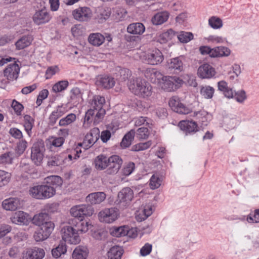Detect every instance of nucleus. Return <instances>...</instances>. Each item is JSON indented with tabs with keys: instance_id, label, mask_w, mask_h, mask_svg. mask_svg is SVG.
<instances>
[{
	"instance_id": "obj_5",
	"label": "nucleus",
	"mask_w": 259,
	"mask_h": 259,
	"mask_svg": "<svg viewBox=\"0 0 259 259\" xmlns=\"http://www.w3.org/2000/svg\"><path fill=\"white\" fill-rule=\"evenodd\" d=\"M122 163L123 161L119 156L114 155L110 156L105 173L107 175H116L121 168Z\"/></svg>"
},
{
	"instance_id": "obj_8",
	"label": "nucleus",
	"mask_w": 259,
	"mask_h": 259,
	"mask_svg": "<svg viewBox=\"0 0 259 259\" xmlns=\"http://www.w3.org/2000/svg\"><path fill=\"white\" fill-rule=\"evenodd\" d=\"M119 204L123 208L126 207L134 198L133 191L129 187L123 188L118 194Z\"/></svg>"
},
{
	"instance_id": "obj_62",
	"label": "nucleus",
	"mask_w": 259,
	"mask_h": 259,
	"mask_svg": "<svg viewBox=\"0 0 259 259\" xmlns=\"http://www.w3.org/2000/svg\"><path fill=\"white\" fill-rule=\"evenodd\" d=\"M173 31L172 30H168L167 31L161 34L158 37V41L161 44L166 42L169 38V35L172 34Z\"/></svg>"
},
{
	"instance_id": "obj_10",
	"label": "nucleus",
	"mask_w": 259,
	"mask_h": 259,
	"mask_svg": "<svg viewBox=\"0 0 259 259\" xmlns=\"http://www.w3.org/2000/svg\"><path fill=\"white\" fill-rule=\"evenodd\" d=\"M45 255L43 249L34 247L27 248L22 254L23 259H42Z\"/></svg>"
},
{
	"instance_id": "obj_47",
	"label": "nucleus",
	"mask_w": 259,
	"mask_h": 259,
	"mask_svg": "<svg viewBox=\"0 0 259 259\" xmlns=\"http://www.w3.org/2000/svg\"><path fill=\"white\" fill-rule=\"evenodd\" d=\"M11 174L4 170H0V187L6 185L10 181Z\"/></svg>"
},
{
	"instance_id": "obj_4",
	"label": "nucleus",
	"mask_w": 259,
	"mask_h": 259,
	"mask_svg": "<svg viewBox=\"0 0 259 259\" xmlns=\"http://www.w3.org/2000/svg\"><path fill=\"white\" fill-rule=\"evenodd\" d=\"M70 213L75 218H81L84 216H91L94 212L93 207L90 205H76L70 209Z\"/></svg>"
},
{
	"instance_id": "obj_3",
	"label": "nucleus",
	"mask_w": 259,
	"mask_h": 259,
	"mask_svg": "<svg viewBox=\"0 0 259 259\" xmlns=\"http://www.w3.org/2000/svg\"><path fill=\"white\" fill-rule=\"evenodd\" d=\"M119 216L118 210L115 207L104 208L98 214L99 221L107 224H110L115 222Z\"/></svg>"
},
{
	"instance_id": "obj_49",
	"label": "nucleus",
	"mask_w": 259,
	"mask_h": 259,
	"mask_svg": "<svg viewBox=\"0 0 259 259\" xmlns=\"http://www.w3.org/2000/svg\"><path fill=\"white\" fill-rule=\"evenodd\" d=\"M68 85V82L67 80H62L55 83L52 88L54 92L57 93L64 90Z\"/></svg>"
},
{
	"instance_id": "obj_35",
	"label": "nucleus",
	"mask_w": 259,
	"mask_h": 259,
	"mask_svg": "<svg viewBox=\"0 0 259 259\" xmlns=\"http://www.w3.org/2000/svg\"><path fill=\"white\" fill-rule=\"evenodd\" d=\"M213 58L228 57L231 54L230 50L225 47L221 46L214 48Z\"/></svg>"
},
{
	"instance_id": "obj_42",
	"label": "nucleus",
	"mask_w": 259,
	"mask_h": 259,
	"mask_svg": "<svg viewBox=\"0 0 259 259\" xmlns=\"http://www.w3.org/2000/svg\"><path fill=\"white\" fill-rule=\"evenodd\" d=\"M152 213V207L151 206L145 207L143 208L141 213L136 216L137 220L142 221L146 219Z\"/></svg>"
},
{
	"instance_id": "obj_9",
	"label": "nucleus",
	"mask_w": 259,
	"mask_h": 259,
	"mask_svg": "<svg viewBox=\"0 0 259 259\" xmlns=\"http://www.w3.org/2000/svg\"><path fill=\"white\" fill-rule=\"evenodd\" d=\"M169 105L171 109L179 114H187L191 112V110L181 103L177 97H174L169 101Z\"/></svg>"
},
{
	"instance_id": "obj_63",
	"label": "nucleus",
	"mask_w": 259,
	"mask_h": 259,
	"mask_svg": "<svg viewBox=\"0 0 259 259\" xmlns=\"http://www.w3.org/2000/svg\"><path fill=\"white\" fill-rule=\"evenodd\" d=\"M48 95L49 92L46 89L42 90L39 93L36 100V104L37 106H39L41 104L42 101L48 97Z\"/></svg>"
},
{
	"instance_id": "obj_39",
	"label": "nucleus",
	"mask_w": 259,
	"mask_h": 259,
	"mask_svg": "<svg viewBox=\"0 0 259 259\" xmlns=\"http://www.w3.org/2000/svg\"><path fill=\"white\" fill-rule=\"evenodd\" d=\"M67 251L66 244H59V245L52 250V254L53 257L56 258H59L62 254H65Z\"/></svg>"
},
{
	"instance_id": "obj_23",
	"label": "nucleus",
	"mask_w": 259,
	"mask_h": 259,
	"mask_svg": "<svg viewBox=\"0 0 259 259\" xmlns=\"http://www.w3.org/2000/svg\"><path fill=\"white\" fill-rule=\"evenodd\" d=\"M67 158L61 154H55L48 157V165L51 166H59L66 163Z\"/></svg>"
},
{
	"instance_id": "obj_22",
	"label": "nucleus",
	"mask_w": 259,
	"mask_h": 259,
	"mask_svg": "<svg viewBox=\"0 0 259 259\" xmlns=\"http://www.w3.org/2000/svg\"><path fill=\"white\" fill-rule=\"evenodd\" d=\"M169 17L167 11H162L155 14L151 19V22L154 25L162 24L166 22Z\"/></svg>"
},
{
	"instance_id": "obj_27",
	"label": "nucleus",
	"mask_w": 259,
	"mask_h": 259,
	"mask_svg": "<svg viewBox=\"0 0 259 259\" xmlns=\"http://www.w3.org/2000/svg\"><path fill=\"white\" fill-rule=\"evenodd\" d=\"M152 93V88L150 84L145 80L143 81L142 86L139 90L136 95L141 97L146 98L150 97Z\"/></svg>"
},
{
	"instance_id": "obj_48",
	"label": "nucleus",
	"mask_w": 259,
	"mask_h": 259,
	"mask_svg": "<svg viewBox=\"0 0 259 259\" xmlns=\"http://www.w3.org/2000/svg\"><path fill=\"white\" fill-rule=\"evenodd\" d=\"M209 25L213 29H218L222 27V20L216 17H211L208 20Z\"/></svg>"
},
{
	"instance_id": "obj_43",
	"label": "nucleus",
	"mask_w": 259,
	"mask_h": 259,
	"mask_svg": "<svg viewBox=\"0 0 259 259\" xmlns=\"http://www.w3.org/2000/svg\"><path fill=\"white\" fill-rule=\"evenodd\" d=\"M76 119V115L73 113L67 115L65 117L62 118L59 122L60 126H66L72 123Z\"/></svg>"
},
{
	"instance_id": "obj_11",
	"label": "nucleus",
	"mask_w": 259,
	"mask_h": 259,
	"mask_svg": "<svg viewBox=\"0 0 259 259\" xmlns=\"http://www.w3.org/2000/svg\"><path fill=\"white\" fill-rule=\"evenodd\" d=\"M72 15L75 19L80 22L87 21L92 17V13L90 8L81 7L74 10Z\"/></svg>"
},
{
	"instance_id": "obj_64",
	"label": "nucleus",
	"mask_w": 259,
	"mask_h": 259,
	"mask_svg": "<svg viewBox=\"0 0 259 259\" xmlns=\"http://www.w3.org/2000/svg\"><path fill=\"white\" fill-rule=\"evenodd\" d=\"M150 75L152 79L155 78V79H157L158 82L160 83V81L162 80V79L165 77L160 71H157L155 69H152L150 71Z\"/></svg>"
},
{
	"instance_id": "obj_33",
	"label": "nucleus",
	"mask_w": 259,
	"mask_h": 259,
	"mask_svg": "<svg viewBox=\"0 0 259 259\" xmlns=\"http://www.w3.org/2000/svg\"><path fill=\"white\" fill-rule=\"evenodd\" d=\"M126 226H122L120 227H112L109 229V233L111 235L116 237H121L125 236Z\"/></svg>"
},
{
	"instance_id": "obj_1",
	"label": "nucleus",
	"mask_w": 259,
	"mask_h": 259,
	"mask_svg": "<svg viewBox=\"0 0 259 259\" xmlns=\"http://www.w3.org/2000/svg\"><path fill=\"white\" fill-rule=\"evenodd\" d=\"M28 192L33 198L45 199L53 196L55 194L56 190L52 186L41 185L30 187Z\"/></svg>"
},
{
	"instance_id": "obj_59",
	"label": "nucleus",
	"mask_w": 259,
	"mask_h": 259,
	"mask_svg": "<svg viewBox=\"0 0 259 259\" xmlns=\"http://www.w3.org/2000/svg\"><path fill=\"white\" fill-rule=\"evenodd\" d=\"M161 185L160 179L156 175H153L150 179V186L152 189L158 188Z\"/></svg>"
},
{
	"instance_id": "obj_61",
	"label": "nucleus",
	"mask_w": 259,
	"mask_h": 259,
	"mask_svg": "<svg viewBox=\"0 0 259 259\" xmlns=\"http://www.w3.org/2000/svg\"><path fill=\"white\" fill-rule=\"evenodd\" d=\"M72 35L75 37L82 35L83 33V28L80 25H75L71 28Z\"/></svg>"
},
{
	"instance_id": "obj_15",
	"label": "nucleus",
	"mask_w": 259,
	"mask_h": 259,
	"mask_svg": "<svg viewBox=\"0 0 259 259\" xmlns=\"http://www.w3.org/2000/svg\"><path fill=\"white\" fill-rule=\"evenodd\" d=\"M20 71L19 65L16 63L9 64L4 70V74L8 80H14L18 78Z\"/></svg>"
},
{
	"instance_id": "obj_6",
	"label": "nucleus",
	"mask_w": 259,
	"mask_h": 259,
	"mask_svg": "<svg viewBox=\"0 0 259 259\" xmlns=\"http://www.w3.org/2000/svg\"><path fill=\"white\" fill-rule=\"evenodd\" d=\"M75 231L76 230L71 226H68L63 227L61 231L62 240L65 242L79 243L81 241L80 237Z\"/></svg>"
},
{
	"instance_id": "obj_46",
	"label": "nucleus",
	"mask_w": 259,
	"mask_h": 259,
	"mask_svg": "<svg viewBox=\"0 0 259 259\" xmlns=\"http://www.w3.org/2000/svg\"><path fill=\"white\" fill-rule=\"evenodd\" d=\"M46 182L53 186H60L62 184L61 178L58 176H51L46 178Z\"/></svg>"
},
{
	"instance_id": "obj_19",
	"label": "nucleus",
	"mask_w": 259,
	"mask_h": 259,
	"mask_svg": "<svg viewBox=\"0 0 259 259\" xmlns=\"http://www.w3.org/2000/svg\"><path fill=\"white\" fill-rule=\"evenodd\" d=\"M179 126L186 134L194 133L198 131L196 122L193 121H181L179 123Z\"/></svg>"
},
{
	"instance_id": "obj_21",
	"label": "nucleus",
	"mask_w": 259,
	"mask_h": 259,
	"mask_svg": "<svg viewBox=\"0 0 259 259\" xmlns=\"http://www.w3.org/2000/svg\"><path fill=\"white\" fill-rule=\"evenodd\" d=\"M109 161V157H108L103 154H100L95 159V167L98 170H105L107 168Z\"/></svg>"
},
{
	"instance_id": "obj_30",
	"label": "nucleus",
	"mask_w": 259,
	"mask_h": 259,
	"mask_svg": "<svg viewBox=\"0 0 259 259\" xmlns=\"http://www.w3.org/2000/svg\"><path fill=\"white\" fill-rule=\"evenodd\" d=\"M89 251L88 248L85 246H79L76 247L72 253L73 259H86Z\"/></svg>"
},
{
	"instance_id": "obj_60",
	"label": "nucleus",
	"mask_w": 259,
	"mask_h": 259,
	"mask_svg": "<svg viewBox=\"0 0 259 259\" xmlns=\"http://www.w3.org/2000/svg\"><path fill=\"white\" fill-rule=\"evenodd\" d=\"M137 135L140 139H146L148 138L149 132L147 127H142L138 129Z\"/></svg>"
},
{
	"instance_id": "obj_38",
	"label": "nucleus",
	"mask_w": 259,
	"mask_h": 259,
	"mask_svg": "<svg viewBox=\"0 0 259 259\" xmlns=\"http://www.w3.org/2000/svg\"><path fill=\"white\" fill-rule=\"evenodd\" d=\"M54 228V224L52 222L48 221L39 226V230L44 233L45 237L48 236L49 237Z\"/></svg>"
},
{
	"instance_id": "obj_53",
	"label": "nucleus",
	"mask_w": 259,
	"mask_h": 259,
	"mask_svg": "<svg viewBox=\"0 0 259 259\" xmlns=\"http://www.w3.org/2000/svg\"><path fill=\"white\" fill-rule=\"evenodd\" d=\"M13 159V154L11 152H8L2 154L0 157V163L3 164L12 163Z\"/></svg>"
},
{
	"instance_id": "obj_50",
	"label": "nucleus",
	"mask_w": 259,
	"mask_h": 259,
	"mask_svg": "<svg viewBox=\"0 0 259 259\" xmlns=\"http://www.w3.org/2000/svg\"><path fill=\"white\" fill-rule=\"evenodd\" d=\"M200 92L205 98L210 99L213 95L214 89L210 86H205L201 89Z\"/></svg>"
},
{
	"instance_id": "obj_25",
	"label": "nucleus",
	"mask_w": 259,
	"mask_h": 259,
	"mask_svg": "<svg viewBox=\"0 0 259 259\" xmlns=\"http://www.w3.org/2000/svg\"><path fill=\"white\" fill-rule=\"evenodd\" d=\"M33 39V38L31 35L22 36L15 42L16 49L20 50L28 47L31 44Z\"/></svg>"
},
{
	"instance_id": "obj_58",
	"label": "nucleus",
	"mask_w": 259,
	"mask_h": 259,
	"mask_svg": "<svg viewBox=\"0 0 259 259\" xmlns=\"http://www.w3.org/2000/svg\"><path fill=\"white\" fill-rule=\"evenodd\" d=\"M65 141V139L63 137H52L50 139L51 145L56 147H60L62 146Z\"/></svg>"
},
{
	"instance_id": "obj_2",
	"label": "nucleus",
	"mask_w": 259,
	"mask_h": 259,
	"mask_svg": "<svg viewBox=\"0 0 259 259\" xmlns=\"http://www.w3.org/2000/svg\"><path fill=\"white\" fill-rule=\"evenodd\" d=\"M46 148L42 140L35 142L31 150V159L36 165H40L43 160Z\"/></svg>"
},
{
	"instance_id": "obj_34",
	"label": "nucleus",
	"mask_w": 259,
	"mask_h": 259,
	"mask_svg": "<svg viewBox=\"0 0 259 259\" xmlns=\"http://www.w3.org/2000/svg\"><path fill=\"white\" fill-rule=\"evenodd\" d=\"M88 40L92 45L99 46L104 42L105 37L100 33H93L90 35Z\"/></svg>"
},
{
	"instance_id": "obj_16",
	"label": "nucleus",
	"mask_w": 259,
	"mask_h": 259,
	"mask_svg": "<svg viewBox=\"0 0 259 259\" xmlns=\"http://www.w3.org/2000/svg\"><path fill=\"white\" fill-rule=\"evenodd\" d=\"M32 18L35 24L40 25L48 22L51 19V17L46 9H41L36 11Z\"/></svg>"
},
{
	"instance_id": "obj_31",
	"label": "nucleus",
	"mask_w": 259,
	"mask_h": 259,
	"mask_svg": "<svg viewBox=\"0 0 259 259\" xmlns=\"http://www.w3.org/2000/svg\"><path fill=\"white\" fill-rule=\"evenodd\" d=\"M67 110L65 107L58 106L56 110L52 112L50 116V122L51 124L56 123L57 120L66 113Z\"/></svg>"
},
{
	"instance_id": "obj_20",
	"label": "nucleus",
	"mask_w": 259,
	"mask_h": 259,
	"mask_svg": "<svg viewBox=\"0 0 259 259\" xmlns=\"http://www.w3.org/2000/svg\"><path fill=\"white\" fill-rule=\"evenodd\" d=\"M2 206L7 210L14 211L20 206V200L18 198H10L3 201Z\"/></svg>"
},
{
	"instance_id": "obj_12",
	"label": "nucleus",
	"mask_w": 259,
	"mask_h": 259,
	"mask_svg": "<svg viewBox=\"0 0 259 259\" xmlns=\"http://www.w3.org/2000/svg\"><path fill=\"white\" fill-rule=\"evenodd\" d=\"M145 62L151 65H157L161 63L163 60L162 53L158 50L148 53L144 56Z\"/></svg>"
},
{
	"instance_id": "obj_32",
	"label": "nucleus",
	"mask_w": 259,
	"mask_h": 259,
	"mask_svg": "<svg viewBox=\"0 0 259 259\" xmlns=\"http://www.w3.org/2000/svg\"><path fill=\"white\" fill-rule=\"evenodd\" d=\"M182 57H176L171 59L169 63V67L181 72L184 70V64Z\"/></svg>"
},
{
	"instance_id": "obj_14",
	"label": "nucleus",
	"mask_w": 259,
	"mask_h": 259,
	"mask_svg": "<svg viewBox=\"0 0 259 259\" xmlns=\"http://www.w3.org/2000/svg\"><path fill=\"white\" fill-rule=\"evenodd\" d=\"M100 131L98 128H94L91 130L89 134H88L83 141V144L86 148L91 147L99 139Z\"/></svg>"
},
{
	"instance_id": "obj_36",
	"label": "nucleus",
	"mask_w": 259,
	"mask_h": 259,
	"mask_svg": "<svg viewBox=\"0 0 259 259\" xmlns=\"http://www.w3.org/2000/svg\"><path fill=\"white\" fill-rule=\"evenodd\" d=\"M135 132L134 130H131L123 137L120 143L122 148H125L129 147L134 140Z\"/></svg>"
},
{
	"instance_id": "obj_45",
	"label": "nucleus",
	"mask_w": 259,
	"mask_h": 259,
	"mask_svg": "<svg viewBox=\"0 0 259 259\" xmlns=\"http://www.w3.org/2000/svg\"><path fill=\"white\" fill-rule=\"evenodd\" d=\"M178 38L181 42L187 43L193 38V34L191 32L181 31Z\"/></svg>"
},
{
	"instance_id": "obj_18",
	"label": "nucleus",
	"mask_w": 259,
	"mask_h": 259,
	"mask_svg": "<svg viewBox=\"0 0 259 259\" xmlns=\"http://www.w3.org/2000/svg\"><path fill=\"white\" fill-rule=\"evenodd\" d=\"M106 195L104 192H98L89 194L86 197V201L91 204H98L106 199Z\"/></svg>"
},
{
	"instance_id": "obj_57",
	"label": "nucleus",
	"mask_w": 259,
	"mask_h": 259,
	"mask_svg": "<svg viewBox=\"0 0 259 259\" xmlns=\"http://www.w3.org/2000/svg\"><path fill=\"white\" fill-rule=\"evenodd\" d=\"M93 114H94V109L91 108L85 113L84 118V125L89 126V124L93 121Z\"/></svg>"
},
{
	"instance_id": "obj_52",
	"label": "nucleus",
	"mask_w": 259,
	"mask_h": 259,
	"mask_svg": "<svg viewBox=\"0 0 259 259\" xmlns=\"http://www.w3.org/2000/svg\"><path fill=\"white\" fill-rule=\"evenodd\" d=\"M126 14L127 12L124 9L118 8L115 10L113 15L115 19L117 21H121L125 17Z\"/></svg>"
},
{
	"instance_id": "obj_56",
	"label": "nucleus",
	"mask_w": 259,
	"mask_h": 259,
	"mask_svg": "<svg viewBox=\"0 0 259 259\" xmlns=\"http://www.w3.org/2000/svg\"><path fill=\"white\" fill-rule=\"evenodd\" d=\"M27 143L25 140L19 141L16 148L15 151L18 156L23 154L27 147Z\"/></svg>"
},
{
	"instance_id": "obj_37",
	"label": "nucleus",
	"mask_w": 259,
	"mask_h": 259,
	"mask_svg": "<svg viewBox=\"0 0 259 259\" xmlns=\"http://www.w3.org/2000/svg\"><path fill=\"white\" fill-rule=\"evenodd\" d=\"M48 214L46 213H40L35 215L32 220V223L38 226H40L44 223L48 221Z\"/></svg>"
},
{
	"instance_id": "obj_44",
	"label": "nucleus",
	"mask_w": 259,
	"mask_h": 259,
	"mask_svg": "<svg viewBox=\"0 0 259 259\" xmlns=\"http://www.w3.org/2000/svg\"><path fill=\"white\" fill-rule=\"evenodd\" d=\"M91 225L89 223V222L87 221H83L82 219L79 220V222L76 223V227H77V230H76V232H86L89 229V226H91Z\"/></svg>"
},
{
	"instance_id": "obj_28",
	"label": "nucleus",
	"mask_w": 259,
	"mask_h": 259,
	"mask_svg": "<svg viewBox=\"0 0 259 259\" xmlns=\"http://www.w3.org/2000/svg\"><path fill=\"white\" fill-rule=\"evenodd\" d=\"M145 28L142 23H133L127 27V31L130 34L141 35L145 31Z\"/></svg>"
},
{
	"instance_id": "obj_26",
	"label": "nucleus",
	"mask_w": 259,
	"mask_h": 259,
	"mask_svg": "<svg viewBox=\"0 0 259 259\" xmlns=\"http://www.w3.org/2000/svg\"><path fill=\"white\" fill-rule=\"evenodd\" d=\"M124 252L123 248L119 245L111 247L107 252L108 259H121Z\"/></svg>"
},
{
	"instance_id": "obj_40",
	"label": "nucleus",
	"mask_w": 259,
	"mask_h": 259,
	"mask_svg": "<svg viewBox=\"0 0 259 259\" xmlns=\"http://www.w3.org/2000/svg\"><path fill=\"white\" fill-rule=\"evenodd\" d=\"M105 103V99L104 97L99 95H96L94 97L91 102V108L95 109H99L98 106L99 104L101 105V109L103 108V106Z\"/></svg>"
},
{
	"instance_id": "obj_24",
	"label": "nucleus",
	"mask_w": 259,
	"mask_h": 259,
	"mask_svg": "<svg viewBox=\"0 0 259 259\" xmlns=\"http://www.w3.org/2000/svg\"><path fill=\"white\" fill-rule=\"evenodd\" d=\"M145 79L141 77H135L132 78L130 80V81L127 83V86L129 90L135 95H136L139 90L142 86L143 81H144Z\"/></svg>"
},
{
	"instance_id": "obj_17",
	"label": "nucleus",
	"mask_w": 259,
	"mask_h": 259,
	"mask_svg": "<svg viewBox=\"0 0 259 259\" xmlns=\"http://www.w3.org/2000/svg\"><path fill=\"white\" fill-rule=\"evenodd\" d=\"M115 83L114 78L109 76H101L97 79L96 83L99 87L104 89H110L113 87Z\"/></svg>"
},
{
	"instance_id": "obj_51",
	"label": "nucleus",
	"mask_w": 259,
	"mask_h": 259,
	"mask_svg": "<svg viewBox=\"0 0 259 259\" xmlns=\"http://www.w3.org/2000/svg\"><path fill=\"white\" fill-rule=\"evenodd\" d=\"M151 141H149L145 143H140L134 145L132 147V150L133 151H139L146 150L151 145Z\"/></svg>"
},
{
	"instance_id": "obj_13",
	"label": "nucleus",
	"mask_w": 259,
	"mask_h": 259,
	"mask_svg": "<svg viewBox=\"0 0 259 259\" xmlns=\"http://www.w3.org/2000/svg\"><path fill=\"white\" fill-rule=\"evenodd\" d=\"M215 74V69L207 63L200 66L197 70V74L201 78H210Z\"/></svg>"
},
{
	"instance_id": "obj_55",
	"label": "nucleus",
	"mask_w": 259,
	"mask_h": 259,
	"mask_svg": "<svg viewBox=\"0 0 259 259\" xmlns=\"http://www.w3.org/2000/svg\"><path fill=\"white\" fill-rule=\"evenodd\" d=\"M119 80L121 81H124L130 78L132 75L131 71L126 68H123L120 70L119 72Z\"/></svg>"
},
{
	"instance_id": "obj_29",
	"label": "nucleus",
	"mask_w": 259,
	"mask_h": 259,
	"mask_svg": "<svg viewBox=\"0 0 259 259\" xmlns=\"http://www.w3.org/2000/svg\"><path fill=\"white\" fill-rule=\"evenodd\" d=\"M11 220L15 224H25L27 222V215L23 211H17L11 218Z\"/></svg>"
},
{
	"instance_id": "obj_41",
	"label": "nucleus",
	"mask_w": 259,
	"mask_h": 259,
	"mask_svg": "<svg viewBox=\"0 0 259 259\" xmlns=\"http://www.w3.org/2000/svg\"><path fill=\"white\" fill-rule=\"evenodd\" d=\"M98 106L99 109H94V114L96 115L94 116V124L96 125L100 123L102 119H103L104 115L105 114V110L104 109H101V105L99 104Z\"/></svg>"
},
{
	"instance_id": "obj_7",
	"label": "nucleus",
	"mask_w": 259,
	"mask_h": 259,
	"mask_svg": "<svg viewBox=\"0 0 259 259\" xmlns=\"http://www.w3.org/2000/svg\"><path fill=\"white\" fill-rule=\"evenodd\" d=\"M182 80L176 76H165L160 81L161 88L166 92H171L176 89L178 85L182 82Z\"/></svg>"
},
{
	"instance_id": "obj_54",
	"label": "nucleus",
	"mask_w": 259,
	"mask_h": 259,
	"mask_svg": "<svg viewBox=\"0 0 259 259\" xmlns=\"http://www.w3.org/2000/svg\"><path fill=\"white\" fill-rule=\"evenodd\" d=\"M111 15V11L109 9H100L97 15L98 19L101 20L102 22L103 20H106L108 19Z\"/></svg>"
}]
</instances>
